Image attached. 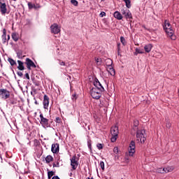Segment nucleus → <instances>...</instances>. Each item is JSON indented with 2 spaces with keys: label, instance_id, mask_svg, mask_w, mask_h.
<instances>
[{
  "label": "nucleus",
  "instance_id": "obj_1",
  "mask_svg": "<svg viewBox=\"0 0 179 179\" xmlns=\"http://www.w3.org/2000/svg\"><path fill=\"white\" fill-rule=\"evenodd\" d=\"M164 30H165L168 37L171 38V40H176L177 36L174 34V30L171 27V24H170V22L169 20H166L164 21V24L163 25Z\"/></svg>",
  "mask_w": 179,
  "mask_h": 179
},
{
  "label": "nucleus",
  "instance_id": "obj_2",
  "mask_svg": "<svg viewBox=\"0 0 179 179\" xmlns=\"http://www.w3.org/2000/svg\"><path fill=\"white\" fill-rule=\"evenodd\" d=\"M110 134L112 135L110 141L111 142L114 143L118 138V134H120V131H118V127L117 126L112 127L110 129Z\"/></svg>",
  "mask_w": 179,
  "mask_h": 179
},
{
  "label": "nucleus",
  "instance_id": "obj_3",
  "mask_svg": "<svg viewBox=\"0 0 179 179\" xmlns=\"http://www.w3.org/2000/svg\"><path fill=\"white\" fill-rule=\"evenodd\" d=\"M103 92L97 88H92L90 91L91 96L95 100H99L101 97V92Z\"/></svg>",
  "mask_w": 179,
  "mask_h": 179
},
{
  "label": "nucleus",
  "instance_id": "obj_4",
  "mask_svg": "<svg viewBox=\"0 0 179 179\" xmlns=\"http://www.w3.org/2000/svg\"><path fill=\"white\" fill-rule=\"evenodd\" d=\"M143 132H145V130H137L136 131L137 141L141 142V143H145V141H146Z\"/></svg>",
  "mask_w": 179,
  "mask_h": 179
},
{
  "label": "nucleus",
  "instance_id": "obj_5",
  "mask_svg": "<svg viewBox=\"0 0 179 179\" xmlns=\"http://www.w3.org/2000/svg\"><path fill=\"white\" fill-rule=\"evenodd\" d=\"M10 97V92L6 89H0V98L6 100Z\"/></svg>",
  "mask_w": 179,
  "mask_h": 179
},
{
  "label": "nucleus",
  "instance_id": "obj_6",
  "mask_svg": "<svg viewBox=\"0 0 179 179\" xmlns=\"http://www.w3.org/2000/svg\"><path fill=\"white\" fill-rule=\"evenodd\" d=\"M79 157H76V155L73 156L71 159V166H72L73 170H76L78 169V166H79Z\"/></svg>",
  "mask_w": 179,
  "mask_h": 179
},
{
  "label": "nucleus",
  "instance_id": "obj_7",
  "mask_svg": "<svg viewBox=\"0 0 179 179\" xmlns=\"http://www.w3.org/2000/svg\"><path fill=\"white\" fill-rule=\"evenodd\" d=\"M41 120H40V124L44 128H48L50 123H48L49 120L44 117V115L43 113H41L39 115Z\"/></svg>",
  "mask_w": 179,
  "mask_h": 179
},
{
  "label": "nucleus",
  "instance_id": "obj_8",
  "mask_svg": "<svg viewBox=\"0 0 179 179\" xmlns=\"http://www.w3.org/2000/svg\"><path fill=\"white\" fill-rule=\"evenodd\" d=\"M51 33L53 34H58L61 31V29L58 27V24L55 23L50 26Z\"/></svg>",
  "mask_w": 179,
  "mask_h": 179
},
{
  "label": "nucleus",
  "instance_id": "obj_9",
  "mask_svg": "<svg viewBox=\"0 0 179 179\" xmlns=\"http://www.w3.org/2000/svg\"><path fill=\"white\" fill-rule=\"evenodd\" d=\"M25 65H27V68L29 71L30 69H31V68H36V64H34V62L29 58H27L25 59Z\"/></svg>",
  "mask_w": 179,
  "mask_h": 179
},
{
  "label": "nucleus",
  "instance_id": "obj_10",
  "mask_svg": "<svg viewBox=\"0 0 179 179\" xmlns=\"http://www.w3.org/2000/svg\"><path fill=\"white\" fill-rule=\"evenodd\" d=\"M122 14L126 17V19H132V13L129 10L124 8L121 10Z\"/></svg>",
  "mask_w": 179,
  "mask_h": 179
},
{
  "label": "nucleus",
  "instance_id": "obj_11",
  "mask_svg": "<svg viewBox=\"0 0 179 179\" xmlns=\"http://www.w3.org/2000/svg\"><path fill=\"white\" fill-rule=\"evenodd\" d=\"M94 87H93L92 89H98L99 90L104 92V87L101 85V83H100V81H99L97 78H96L95 80L94 81Z\"/></svg>",
  "mask_w": 179,
  "mask_h": 179
},
{
  "label": "nucleus",
  "instance_id": "obj_12",
  "mask_svg": "<svg viewBox=\"0 0 179 179\" xmlns=\"http://www.w3.org/2000/svg\"><path fill=\"white\" fill-rule=\"evenodd\" d=\"M135 141H131L129 144V156H134V153H135Z\"/></svg>",
  "mask_w": 179,
  "mask_h": 179
},
{
  "label": "nucleus",
  "instance_id": "obj_13",
  "mask_svg": "<svg viewBox=\"0 0 179 179\" xmlns=\"http://www.w3.org/2000/svg\"><path fill=\"white\" fill-rule=\"evenodd\" d=\"M43 108H45V110H48V106H50V97L45 94L43 96Z\"/></svg>",
  "mask_w": 179,
  "mask_h": 179
},
{
  "label": "nucleus",
  "instance_id": "obj_14",
  "mask_svg": "<svg viewBox=\"0 0 179 179\" xmlns=\"http://www.w3.org/2000/svg\"><path fill=\"white\" fill-rule=\"evenodd\" d=\"M0 12L1 15H6L8 13V8H6V3L0 2Z\"/></svg>",
  "mask_w": 179,
  "mask_h": 179
},
{
  "label": "nucleus",
  "instance_id": "obj_15",
  "mask_svg": "<svg viewBox=\"0 0 179 179\" xmlns=\"http://www.w3.org/2000/svg\"><path fill=\"white\" fill-rule=\"evenodd\" d=\"M51 151L54 154L59 153V143L52 144Z\"/></svg>",
  "mask_w": 179,
  "mask_h": 179
},
{
  "label": "nucleus",
  "instance_id": "obj_16",
  "mask_svg": "<svg viewBox=\"0 0 179 179\" xmlns=\"http://www.w3.org/2000/svg\"><path fill=\"white\" fill-rule=\"evenodd\" d=\"M28 7H29V9H40V8H41V6L39 5V4H33L31 3V2H28Z\"/></svg>",
  "mask_w": 179,
  "mask_h": 179
},
{
  "label": "nucleus",
  "instance_id": "obj_17",
  "mask_svg": "<svg viewBox=\"0 0 179 179\" xmlns=\"http://www.w3.org/2000/svg\"><path fill=\"white\" fill-rule=\"evenodd\" d=\"M106 69H107L108 73H110V75H111V76H115V70L114 69L113 66L107 67Z\"/></svg>",
  "mask_w": 179,
  "mask_h": 179
},
{
  "label": "nucleus",
  "instance_id": "obj_18",
  "mask_svg": "<svg viewBox=\"0 0 179 179\" xmlns=\"http://www.w3.org/2000/svg\"><path fill=\"white\" fill-rule=\"evenodd\" d=\"M113 16L115 17V19H117V20H122V15L121 13H120V11H115Z\"/></svg>",
  "mask_w": 179,
  "mask_h": 179
},
{
  "label": "nucleus",
  "instance_id": "obj_19",
  "mask_svg": "<svg viewBox=\"0 0 179 179\" xmlns=\"http://www.w3.org/2000/svg\"><path fill=\"white\" fill-rule=\"evenodd\" d=\"M152 48H153V45L152 44H148L144 46V50L145 52H150L152 51Z\"/></svg>",
  "mask_w": 179,
  "mask_h": 179
},
{
  "label": "nucleus",
  "instance_id": "obj_20",
  "mask_svg": "<svg viewBox=\"0 0 179 179\" xmlns=\"http://www.w3.org/2000/svg\"><path fill=\"white\" fill-rule=\"evenodd\" d=\"M17 64H18L17 69H19V71H24V66L23 65L24 64L23 62L20 60H17Z\"/></svg>",
  "mask_w": 179,
  "mask_h": 179
},
{
  "label": "nucleus",
  "instance_id": "obj_21",
  "mask_svg": "<svg viewBox=\"0 0 179 179\" xmlns=\"http://www.w3.org/2000/svg\"><path fill=\"white\" fill-rule=\"evenodd\" d=\"M3 44L6 43V29H3V35L1 36Z\"/></svg>",
  "mask_w": 179,
  "mask_h": 179
},
{
  "label": "nucleus",
  "instance_id": "obj_22",
  "mask_svg": "<svg viewBox=\"0 0 179 179\" xmlns=\"http://www.w3.org/2000/svg\"><path fill=\"white\" fill-rule=\"evenodd\" d=\"M105 64H106L107 68H108L110 66H113V60L111 59H106L105 60Z\"/></svg>",
  "mask_w": 179,
  "mask_h": 179
},
{
  "label": "nucleus",
  "instance_id": "obj_23",
  "mask_svg": "<svg viewBox=\"0 0 179 179\" xmlns=\"http://www.w3.org/2000/svg\"><path fill=\"white\" fill-rule=\"evenodd\" d=\"M11 37L13 41H17L19 40V34L14 32L12 34Z\"/></svg>",
  "mask_w": 179,
  "mask_h": 179
},
{
  "label": "nucleus",
  "instance_id": "obj_24",
  "mask_svg": "<svg viewBox=\"0 0 179 179\" xmlns=\"http://www.w3.org/2000/svg\"><path fill=\"white\" fill-rule=\"evenodd\" d=\"M45 162L46 163H51V162H54V157H52L51 155H48L45 157Z\"/></svg>",
  "mask_w": 179,
  "mask_h": 179
},
{
  "label": "nucleus",
  "instance_id": "obj_25",
  "mask_svg": "<svg viewBox=\"0 0 179 179\" xmlns=\"http://www.w3.org/2000/svg\"><path fill=\"white\" fill-rule=\"evenodd\" d=\"M165 170V173H171L173 170H174V166H168L166 168H164Z\"/></svg>",
  "mask_w": 179,
  "mask_h": 179
},
{
  "label": "nucleus",
  "instance_id": "obj_26",
  "mask_svg": "<svg viewBox=\"0 0 179 179\" xmlns=\"http://www.w3.org/2000/svg\"><path fill=\"white\" fill-rule=\"evenodd\" d=\"M8 62H10L11 66L17 65L16 62L15 60H13V59H12V58H8Z\"/></svg>",
  "mask_w": 179,
  "mask_h": 179
},
{
  "label": "nucleus",
  "instance_id": "obj_27",
  "mask_svg": "<svg viewBox=\"0 0 179 179\" xmlns=\"http://www.w3.org/2000/svg\"><path fill=\"white\" fill-rule=\"evenodd\" d=\"M123 1L125 2L127 8L129 9L131 8V0H123Z\"/></svg>",
  "mask_w": 179,
  "mask_h": 179
},
{
  "label": "nucleus",
  "instance_id": "obj_28",
  "mask_svg": "<svg viewBox=\"0 0 179 179\" xmlns=\"http://www.w3.org/2000/svg\"><path fill=\"white\" fill-rule=\"evenodd\" d=\"M120 41L122 45H127V41H125V38H124V36L120 37Z\"/></svg>",
  "mask_w": 179,
  "mask_h": 179
},
{
  "label": "nucleus",
  "instance_id": "obj_29",
  "mask_svg": "<svg viewBox=\"0 0 179 179\" xmlns=\"http://www.w3.org/2000/svg\"><path fill=\"white\" fill-rule=\"evenodd\" d=\"M138 54H144V52L140 49L136 48V52H134V55H138Z\"/></svg>",
  "mask_w": 179,
  "mask_h": 179
},
{
  "label": "nucleus",
  "instance_id": "obj_30",
  "mask_svg": "<svg viewBox=\"0 0 179 179\" xmlns=\"http://www.w3.org/2000/svg\"><path fill=\"white\" fill-rule=\"evenodd\" d=\"M138 125H139V121L135 120L134 121V127H135L134 129H138Z\"/></svg>",
  "mask_w": 179,
  "mask_h": 179
},
{
  "label": "nucleus",
  "instance_id": "obj_31",
  "mask_svg": "<svg viewBox=\"0 0 179 179\" xmlns=\"http://www.w3.org/2000/svg\"><path fill=\"white\" fill-rule=\"evenodd\" d=\"M54 174L55 173L52 171L48 172V178L51 179V177H52Z\"/></svg>",
  "mask_w": 179,
  "mask_h": 179
},
{
  "label": "nucleus",
  "instance_id": "obj_32",
  "mask_svg": "<svg viewBox=\"0 0 179 179\" xmlns=\"http://www.w3.org/2000/svg\"><path fill=\"white\" fill-rule=\"evenodd\" d=\"M96 148H97V149H99V150H101V149H103L104 148V144L98 143L96 145Z\"/></svg>",
  "mask_w": 179,
  "mask_h": 179
},
{
  "label": "nucleus",
  "instance_id": "obj_33",
  "mask_svg": "<svg viewBox=\"0 0 179 179\" xmlns=\"http://www.w3.org/2000/svg\"><path fill=\"white\" fill-rule=\"evenodd\" d=\"M158 173H160V174H164V173H166V171L164 168H159L158 169Z\"/></svg>",
  "mask_w": 179,
  "mask_h": 179
},
{
  "label": "nucleus",
  "instance_id": "obj_34",
  "mask_svg": "<svg viewBox=\"0 0 179 179\" xmlns=\"http://www.w3.org/2000/svg\"><path fill=\"white\" fill-rule=\"evenodd\" d=\"M95 62L98 65H101V59L100 58H95Z\"/></svg>",
  "mask_w": 179,
  "mask_h": 179
},
{
  "label": "nucleus",
  "instance_id": "obj_35",
  "mask_svg": "<svg viewBox=\"0 0 179 179\" xmlns=\"http://www.w3.org/2000/svg\"><path fill=\"white\" fill-rule=\"evenodd\" d=\"M166 128H168L169 129H170V128H171V122H170V121H166Z\"/></svg>",
  "mask_w": 179,
  "mask_h": 179
},
{
  "label": "nucleus",
  "instance_id": "obj_36",
  "mask_svg": "<svg viewBox=\"0 0 179 179\" xmlns=\"http://www.w3.org/2000/svg\"><path fill=\"white\" fill-rule=\"evenodd\" d=\"M71 2L72 3V5H74V6H78V2L76 0H71Z\"/></svg>",
  "mask_w": 179,
  "mask_h": 179
},
{
  "label": "nucleus",
  "instance_id": "obj_37",
  "mask_svg": "<svg viewBox=\"0 0 179 179\" xmlns=\"http://www.w3.org/2000/svg\"><path fill=\"white\" fill-rule=\"evenodd\" d=\"M59 61V65H61V66H65V62L61 60V59H58Z\"/></svg>",
  "mask_w": 179,
  "mask_h": 179
},
{
  "label": "nucleus",
  "instance_id": "obj_38",
  "mask_svg": "<svg viewBox=\"0 0 179 179\" xmlns=\"http://www.w3.org/2000/svg\"><path fill=\"white\" fill-rule=\"evenodd\" d=\"M87 145H88V148L90 150H92V141L89 140L87 141Z\"/></svg>",
  "mask_w": 179,
  "mask_h": 179
},
{
  "label": "nucleus",
  "instance_id": "obj_39",
  "mask_svg": "<svg viewBox=\"0 0 179 179\" xmlns=\"http://www.w3.org/2000/svg\"><path fill=\"white\" fill-rule=\"evenodd\" d=\"M55 122H57V124H61V118L59 117H56Z\"/></svg>",
  "mask_w": 179,
  "mask_h": 179
},
{
  "label": "nucleus",
  "instance_id": "obj_40",
  "mask_svg": "<svg viewBox=\"0 0 179 179\" xmlns=\"http://www.w3.org/2000/svg\"><path fill=\"white\" fill-rule=\"evenodd\" d=\"M100 167L103 171H104V162H100Z\"/></svg>",
  "mask_w": 179,
  "mask_h": 179
},
{
  "label": "nucleus",
  "instance_id": "obj_41",
  "mask_svg": "<svg viewBox=\"0 0 179 179\" xmlns=\"http://www.w3.org/2000/svg\"><path fill=\"white\" fill-rule=\"evenodd\" d=\"M34 85H35L36 86H40V81H36L34 80L33 81Z\"/></svg>",
  "mask_w": 179,
  "mask_h": 179
},
{
  "label": "nucleus",
  "instance_id": "obj_42",
  "mask_svg": "<svg viewBox=\"0 0 179 179\" xmlns=\"http://www.w3.org/2000/svg\"><path fill=\"white\" fill-rule=\"evenodd\" d=\"M113 152H114V153H115L116 155H117V153H118V147H115V148H113Z\"/></svg>",
  "mask_w": 179,
  "mask_h": 179
},
{
  "label": "nucleus",
  "instance_id": "obj_43",
  "mask_svg": "<svg viewBox=\"0 0 179 179\" xmlns=\"http://www.w3.org/2000/svg\"><path fill=\"white\" fill-rule=\"evenodd\" d=\"M53 167H59V162H57L56 164H53Z\"/></svg>",
  "mask_w": 179,
  "mask_h": 179
},
{
  "label": "nucleus",
  "instance_id": "obj_44",
  "mask_svg": "<svg viewBox=\"0 0 179 179\" xmlns=\"http://www.w3.org/2000/svg\"><path fill=\"white\" fill-rule=\"evenodd\" d=\"M100 16H101V17H104V16H106V12L102 11V12L100 13Z\"/></svg>",
  "mask_w": 179,
  "mask_h": 179
},
{
  "label": "nucleus",
  "instance_id": "obj_45",
  "mask_svg": "<svg viewBox=\"0 0 179 179\" xmlns=\"http://www.w3.org/2000/svg\"><path fill=\"white\" fill-rule=\"evenodd\" d=\"M117 51H121V43H117Z\"/></svg>",
  "mask_w": 179,
  "mask_h": 179
},
{
  "label": "nucleus",
  "instance_id": "obj_46",
  "mask_svg": "<svg viewBox=\"0 0 179 179\" xmlns=\"http://www.w3.org/2000/svg\"><path fill=\"white\" fill-rule=\"evenodd\" d=\"M25 78H27L28 80H30V76H29V73H25Z\"/></svg>",
  "mask_w": 179,
  "mask_h": 179
},
{
  "label": "nucleus",
  "instance_id": "obj_47",
  "mask_svg": "<svg viewBox=\"0 0 179 179\" xmlns=\"http://www.w3.org/2000/svg\"><path fill=\"white\" fill-rule=\"evenodd\" d=\"M125 163H129V157H127L124 160Z\"/></svg>",
  "mask_w": 179,
  "mask_h": 179
},
{
  "label": "nucleus",
  "instance_id": "obj_48",
  "mask_svg": "<svg viewBox=\"0 0 179 179\" xmlns=\"http://www.w3.org/2000/svg\"><path fill=\"white\" fill-rule=\"evenodd\" d=\"M17 75H18V76L22 77V76H23V73H22V72H20V71H18V72L17 73Z\"/></svg>",
  "mask_w": 179,
  "mask_h": 179
},
{
  "label": "nucleus",
  "instance_id": "obj_49",
  "mask_svg": "<svg viewBox=\"0 0 179 179\" xmlns=\"http://www.w3.org/2000/svg\"><path fill=\"white\" fill-rule=\"evenodd\" d=\"M72 100H76V94L72 95Z\"/></svg>",
  "mask_w": 179,
  "mask_h": 179
},
{
  "label": "nucleus",
  "instance_id": "obj_50",
  "mask_svg": "<svg viewBox=\"0 0 179 179\" xmlns=\"http://www.w3.org/2000/svg\"><path fill=\"white\" fill-rule=\"evenodd\" d=\"M17 55L18 58H20V59L22 58V54L20 52H17Z\"/></svg>",
  "mask_w": 179,
  "mask_h": 179
},
{
  "label": "nucleus",
  "instance_id": "obj_51",
  "mask_svg": "<svg viewBox=\"0 0 179 179\" xmlns=\"http://www.w3.org/2000/svg\"><path fill=\"white\" fill-rule=\"evenodd\" d=\"M32 92H34V93H36L37 90H36V88L32 87Z\"/></svg>",
  "mask_w": 179,
  "mask_h": 179
},
{
  "label": "nucleus",
  "instance_id": "obj_52",
  "mask_svg": "<svg viewBox=\"0 0 179 179\" xmlns=\"http://www.w3.org/2000/svg\"><path fill=\"white\" fill-rule=\"evenodd\" d=\"M52 179H60L58 176H53Z\"/></svg>",
  "mask_w": 179,
  "mask_h": 179
},
{
  "label": "nucleus",
  "instance_id": "obj_53",
  "mask_svg": "<svg viewBox=\"0 0 179 179\" xmlns=\"http://www.w3.org/2000/svg\"><path fill=\"white\" fill-rule=\"evenodd\" d=\"M9 40H10V36L8 35V39H7V41H9Z\"/></svg>",
  "mask_w": 179,
  "mask_h": 179
},
{
  "label": "nucleus",
  "instance_id": "obj_54",
  "mask_svg": "<svg viewBox=\"0 0 179 179\" xmlns=\"http://www.w3.org/2000/svg\"><path fill=\"white\" fill-rule=\"evenodd\" d=\"M117 55H120V50H117Z\"/></svg>",
  "mask_w": 179,
  "mask_h": 179
},
{
  "label": "nucleus",
  "instance_id": "obj_55",
  "mask_svg": "<svg viewBox=\"0 0 179 179\" xmlns=\"http://www.w3.org/2000/svg\"><path fill=\"white\" fill-rule=\"evenodd\" d=\"M87 179H93V178H87Z\"/></svg>",
  "mask_w": 179,
  "mask_h": 179
},
{
  "label": "nucleus",
  "instance_id": "obj_56",
  "mask_svg": "<svg viewBox=\"0 0 179 179\" xmlns=\"http://www.w3.org/2000/svg\"><path fill=\"white\" fill-rule=\"evenodd\" d=\"M35 104H37V101H35Z\"/></svg>",
  "mask_w": 179,
  "mask_h": 179
},
{
  "label": "nucleus",
  "instance_id": "obj_57",
  "mask_svg": "<svg viewBox=\"0 0 179 179\" xmlns=\"http://www.w3.org/2000/svg\"><path fill=\"white\" fill-rule=\"evenodd\" d=\"M13 1H15L16 0H13Z\"/></svg>",
  "mask_w": 179,
  "mask_h": 179
},
{
  "label": "nucleus",
  "instance_id": "obj_58",
  "mask_svg": "<svg viewBox=\"0 0 179 179\" xmlns=\"http://www.w3.org/2000/svg\"><path fill=\"white\" fill-rule=\"evenodd\" d=\"M101 1H104V0H101Z\"/></svg>",
  "mask_w": 179,
  "mask_h": 179
}]
</instances>
